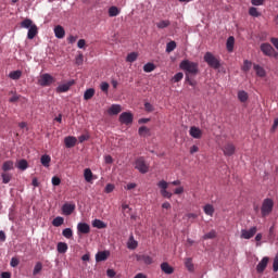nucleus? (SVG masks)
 Here are the masks:
<instances>
[{
	"label": "nucleus",
	"mask_w": 278,
	"mask_h": 278,
	"mask_svg": "<svg viewBox=\"0 0 278 278\" xmlns=\"http://www.w3.org/2000/svg\"><path fill=\"white\" fill-rule=\"evenodd\" d=\"M181 71H185L186 79L189 77H197L199 74V64L189 60H185L180 63Z\"/></svg>",
	"instance_id": "1"
},
{
	"label": "nucleus",
	"mask_w": 278,
	"mask_h": 278,
	"mask_svg": "<svg viewBox=\"0 0 278 278\" xmlns=\"http://www.w3.org/2000/svg\"><path fill=\"white\" fill-rule=\"evenodd\" d=\"M21 27H24V29H28L27 38L28 40H34L36 36H38V26L34 24V22L29 18L24 20L21 23Z\"/></svg>",
	"instance_id": "2"
},
{
	"label": "nucleus",
	"mask_w": 278,
	"mask_h": 278,
	"mask_svg": "<svg viewBox=\"0 0 278 278\" xmlns=\"http://www.w3.org/2000/svg\"><path fill=\"white\" fill-rule=\"evenodd\" d=\"M273 207H275V202L273 201V199L267 198L263 201L261 207V214L263 218H266V216L270 215V213L273 212Z\"/></svg>",
	"instance_id": "3"
},
{
	"label": "nucleus",
	"mask_w": 278,
	"mask_h": 278,
	"mask_svg": "<svg viewBox=\"0 0 278 278\" xmlns=\"http://www.w3.org/2000/svg\"><path fill=\"white\" fill-rule=\"evenodd\" d=\"M204 62H206V64L211 67V68H215L218 70L220 68V60H218L217 58H215L212 52H206L204 54Z\"/></svg>",
	"instance_id": "4"
},
{
	"label": "nucleus",
	"mask_w": 278,
	"mask_h": 278,
	"mask_svg": "<svg viewBox=\"0 0 278 278\" xmlns=\"http://www.w3.org/2000/svg\"><path fill=\"white\" fill-rule=\"evenodd\" d=\"M168 182L166 180H161L157 182V187L160 188L161 197L163 199H172L173 192L168 191Z\"/></svg>",
	"instance_id": "5"
},
{
	"label": "nucleus",
	"mask_w": 278,
	"mask_h": 278,
	"mask_svg": "<svg viewBox=\"0 0 278 278\" xmlns=\"http://www.w3.org/2000/svg\"><path fill=\"white\" fill-rule=\"evenodd\" d=\"M261 51L264 53L267 58H277L278 53L275 51V48L268 42L261 45Z\"/></svg>",
	"instance_id": "6"
},
{
	"label": "nucleus",
	"mask_w": 278,
	"mask_h": 278,
	"mask_svg": "<svg viewBox=\"0 0 278 278\" xmlns=\"http://www.w3.org/2000/svg\"><path fill=\"white\" fill-rule=\"evenodd\" d=\"M135 168L139 170V173H149V165H147V162L144 161V157H139L136 160Z\"/></svg>",
	"instance_id": "7"
},
{
	"label": "nucleus",
	"mask_w": 278,
	"mask_h": 278,
	"mask_svg": "<svg viewBox=\"0 0 278 278\" xmlns=\"http://www.w3.org/2000/svg\"><path fill=\"white\" fill-rule=\"evenodd\" d=\"M55 83V78L51 74H42L39 78V86L47 87Z\"/></svg>",
	"instance_id": "8"
},
{
	"label": "nucleus",
	"mask_w": 278,
	"mask_h": 278,
	"mask_svg": "<svg viewBox=\"0 0 278 278\" xmlns=\"http://www.w3.org/2000/svg\"><path fill=\"white\" fill-rule=\"evenodd\" d=\"M119 123L122 125H131L134 123V114L124 112L119 115Z\"/></svg>",
	"instance_id": "9"
},
{
	"label": "nucleus",
	"mask_w": 278,
	"mask_h": 278,
	"mask_svg": "<svg viewBox=\"0 0 278 278\" xmlns=\"http://www.w3.org/2000/svg\"><path fill=\"white\" fill-rule=\"evenodd\" d=\"M256 233H257V227H255V226L249 230L242 229L241 238H243V240H251V238H253V236H255Z\"/></svg>",
	"instance_id": "10"
},
{
	"label": "nucleus",
	"mask_w": 278,
	"mask_h": 278,
	"mask_svg": "<svg viewBox=\"0 0 278 278\" xmlns=\"http://www.w3.org/2000/svg\"><path fill=\"white\" fill-rule=\"evenodd\" d=\"M224 155L231 156L236 153V146L231 142L226 143L223 147Z\"/></svg>",
	"instance_id": "11"
},
{
	"label": "nucleus",
	"mask_w": 278,
	"mask_h": 278,
	"mask_svg": "<svg viewBox=\"0 0 278 278\" xmlns=\"http://www.w3.org/2000/svg\"><path fill=\"white\" fill-rule=\"evenodd\" d=\"M137 262H142L143 264H147L148 266L153 264V257L147 254H137L136 256Z\"/></svg>",
	"instance_id": "12"
},
{
	"label": "nucleus",
	"mask_w": 278,
	"mask_h": 278,
	"mask_svg": "<svg viewBox=\"0 0 278 278\" xmlns=\"http://www.w3.org/2000/svg\"><path fill=\"white\" fill-rule=\"evenodd\" d=\"M189 135L191 136V138H195L197 140L201 139L203 136V131L195 126H192L189 130Z\"/></svg>",
	"instance_id": "13"
},
{
	"label": "nucleus",
	"mask_w": 278,
	"mask_h": 278,
	"mask_svg": "<svg viewBox=\"0 0 278 278\" xmlns=\"http://www.w3.org/2000/svg\"><path fill=\"white\" fill-rule=\"evenodd\" d=\"M71 86H75V81L74 80H70L65 84L60 85L56 88V92H68V90H71Z\"/></svg>",
	"instance_id": "14"
},
{
	"label": "nucleus",
	"mask_w": 278,
	"mask_h": 278,
	"mask_svg": "<svg viewBox=\"0 0 278 278\" xmlns=\"http://www.w3.org/2000/svg\"><path fill=\"white\" fill-rule=\"evenodd\" d=\"M64 144L66 149H73L77 144V138L73 136L65 137Z\"/></svg>",
	"instance_id": "15"
},
{
	"label": "nucleus",
	"mask_w": 278,
	"mask_h": 278,
	"mask_svg": "<svg viewBox=\"0 0 278 278\" xmlns=\"http://www.w3.org/2000/svg\"><path fill=\"white\" fill-rule=\"evenodd\" d=\"M161 270L165 274V275H173V273H175V268L173 266H170V264L164 262L161 264Z\"/></svg>",
	"instance_id": "16"
},
{
	"label": "nucleus",
	"mask_w": 278,
	"mask_h": 278,
	"mask_svg": "<svg viewBox=\"0 0 278 278\" xmlns=\"http://www.w3.org/2000/svg\"><path fill=\"white\" fill-rule=\"evenodd\" d=\"M110 257V251H100L96 254V262H105Z\"/></svg>",
	"instance_id": "17"
},
{
	"label": "nucleus",
	"mask_w": 278,
	"mask_h": 278,
	"mask_svg": "<svg viewBox=\"0 0 278 278\" xmlns=\"http://www.w3.org/2000/svg\"><path fill=\"white\" fill-rule=\"evenodd\" d=\"M268 256L262 258V261L256 266L257 273H263L264 270H266V266H268Z\"/></svg>",
	"instance_id": "18"
},
{
	"label": "nucleus",
	"mask_w": 278,
	"mask_h": 278,
	"mask_svg": "<svg viewBox=\"0 0 278 278\" xmlns=\"http://www.w3.org/2000/svg\"><path fill=\"white\" fill-rule=\"evenodd\" d=\"M123 111L121 104H113L111 105V108L108 110V113L111 116H116V114H121V112Z\"/></svg>",
	"instance_id": "19"
},
{
	"label": "nucleus",
	"mask_w": 278,
	"mask_h": 278,
	"mask_svg": "<svg viewBox=\"0 0 278 278\" xmlns=\"http://www.w3.org/2000/svg\"><path fill=\"white\" fill-rule=\"evenodd\" d=\"M54 36L55 38L62 39L64 36H66V30H64V27L61 25H58L54 27Z\"/></svg>",
	"instance_id": "20"
},
{
	"label": "nucleus",
	"mask_w": 278,
	"mask_h": 278,
	"mask_svg": "<svg viewBox=\"0 0 278 278\" xmlns=\"http://www.w3.org/2000/svg\"><path fill=\"white\" fill-rule=\"evenodd\" d=\"M62 212L65 214V216H71V214L75 212V204H64L62 206Z\"/></svg>",
	"instance_id": "21"
},
{
	"label": "nucleus",
	"mask_w": 278,
	"mask_h": 278,
	"mask_svg": "<svg viewBox=\"0 0 278 278\" xmlns=\"http://www.w3.org/2000/svg\"><path fill=\"white\" fill-rule=\"evenodd\" d=\"M77 231L78 233H88L90 231V225L86 223H79L77 225Z\"/></svg>",
	"instance_id": "22"
},
{
	"label": "nucleus",
	"mask_w": 278,
	"mask_h": 278,
	"mask_svg": "<svg viewBox=\"0 0 278 278\" xmlns=\"http://www.w3.org/2000/svg\"><path fill=\"white\" fill-rule=\"evenodd\" d=\"M3 173H8L9 170H14V162L13 161H5L2 164Z\"/></svg>",
	"instance_id": "23"
},
{
	"label": "nucleus",
	"mask_w": 278,
	"mask_h": 278,
	"mask_svg": "<svg viewBox=\"0 0 278 278\" xmlns=\"http://www.w3.org/2000/svg\"><path fill=\"white\" fill-rule=\"evenodd\" d=\"M233 45H236V38H233V36H230L226 42L227 51L229 53H231V51H233Z\"/></svg>",
	"instance_id": "24"
},
{
	"label": "nucleus",
	"mask_w": 278,
	"mask_h": 278,
	"mask_svg": "<svg viewBox=\"0 0 278 278\" xmlns=\"http://www.w3.org/2000/svg\"><path fill=\"white\" fill-rule=\"evenodd\" d=\"M92 177H93L92 170L90 168H86L84 170V178L87 181V184L92 182Z\"/></svg>",
	"instance_id": "25"
},
{
	"label": "nucleus",
	"mask_w": 278,
	"mask_h": 278,
	"mask_svg": "<svg viewBox=\"0 0 278 278\" xmlns=\"http://www.w3.org/2000/svg\"><path fill=\"white\" fill-rule=\"evenodd\" d=\"M127 247H128V249H130L131 251L138 249V241H136V240L134 239V236H130V237H129V240H128V242H127Z\"/></svg>",
	"instance_id": "26"
},
{
	"label": "nucleus",
	"mask_w": 278,
	"mask_h": 278,
	"mask_svg": "<svg viewBox=\"0 0 278 278\" xmlns=\"http://www.w3.org/2000/svg\"><path fill=\"white\" fill-rule=\"evenodd\" d=\"M58 253H66L68 251V244L65 242H59L56 245Z\"/></svg>",
	"instance_id": "27"
},
{
	"label": "nucleus",
	"mask_w": 278,
	"mask_h": 278,
	"mask_svg": "<svg viewBox=\"0 0 278 278\" xmlns=\"http://www.w3.org/2000/svg\"><path fill=\"white\" fill-rule=\"evenodd\" d=\"M238 99L241 101V103H247V101H249V93H247L244 90H241L238 92Z\"/></svg>",
	"instance_id": "28"
},
{
	"label": "nucleus",
	"mask_w": 278,
	"mask_h": 278,
	"mask_svg": "<svg viewBox=\"0 0 278 278\" xmlns=\"http://www.w3.org/2000/svg\"><path fill=\"white\" fill-rule=\"evenodd\" d=\"M254 71H255L257 77H264L266 75V70H264V67H262L257 64H254Z\"/></svg>",
	"instance_id": "29"
},
{
	"label": "nucleus",
	"mask_w": 278,
	"mask_h": 278,
	"mask_svg": "<svg viewBox=\"0 0 278 278\" xmlns=\"http://www.w3.org/2000/svg\"><path fill=\"white\" fill-rule=\"evenodd\" d=\"M92 227H96V229H105V227H108V225L105 223H103L101 219H94L92 222Z\"/></svg>",
	"instance_id": "30"
},
{
	"label": "nucleus",
	"mask_w": 278,
	"mask_h": 278,
	"mask_svg": "<svg viewBox=\"0 0 278 278\" xmlns=\"http://www.w3.org/2000/svg\"><path fill=\"white\" fill-rule=\"evenodd\" d=\"M92 97H94V88L87 89L84 93L85 101H90V99H92Z\"/></svg>",
	"instance_id": "31"
},
{
	"label": "nucleus",
	"mask_w": 278,
	"mask_h": 278,
	"mask_svg": "<svg viewBox=\"0 0 278 278\" xmlns=\"http://www.w3.org/2000/svg\"><path fill=\"white\" fill-rule=\"evenodd\" d=\"M53 227H62L64 225V217L58 216L52 220Z\"/></svg>",
	"instance_id": "32"
},
{
	"label": "nucleus",
	"mask_w": 278,
	"mask_h": 278,
	"mask_svg": "<svg viewBox=\"0 0 278 278\" xmlns=\"http://www.w3.org/2000/svg\"><path fill=\"white\" fill-rule=\"evenodd\" d=\"M41 164L42 166H45L46 168H49V164H51V156L43 154L41 156Z\"/></svg>",
	"instance_id": "33"
},
{
	"label": "nucleus",
	"mask_w": 278,
	"mask_h": 278,
	"mask_svg": "<svg viewBox=\"0 0 278 278\" xmlns=\"http://www.w3.org/2000/svg\"><path fill=\"white\" fill-rule=\"evenodd\" d=\"M185 266H186L187 270H189V273L194 271V264L192 263V258H186Z\"/></svg>",
	"instance_id": "34"
},
{
	"label": "nucleus",
	"mask_w": 278,
	"mask_h": 278,
	"mask_svg": "<svg viewBox=\"0 0 278 278\" xmlns=\"http://www.w3.org/2000/svg\"><path fill=\"white\" fill-rule=\"evenodd\" d=\"M2 184H8L9 181H12V174L8 172H3L1 174Z\"/></svg>",
	"instance_id": "35"
},
{
	"label": "nucleus",
	"mask_w": 278,
	"mask_h": 278,
	"mask_svg": "<svg viewBox=\"0 0 278 278\" xmlns=\"http://www.w3.org/2000/svg\"><path fill=\"white\" fill-rule=\"evenodd\" d=\"M204 213L206 216H214V206L212 204L204 205Z\"/></svg>",
	"instance_id": "36"
},
{
	"label": "nucleus",
	"mask_w": 278,
	"mask_h": 278,
	"mask_svg": "<svg viewBox=\"0 0 278 278\" xmlns=\"http://www.w3.org/2000/svg\"><path fill=\"white\" fill-rule=\"evenodd\" d=\"M121 14V10H118L117 7H111L109 9V16L114 17V16H118Z\"/></svg>",
	"instance_id": "37"
},
{
	"label": "nucleus",
	"mask_w": 278,
	"mask_h": 278,
	"mask_svg": "<svg viewBox=\"0 0 278 278\" xmlns=\"http://www.w3.org/2000/svg\"><path fill=\"white\" fill-rule=\"evenodd\" d=\"M169 25H170V21H168V20H163V21L156 23V27L159 29H166V27H168Z\"/></svg>",
	"instance_id": "38"
},
{
	"label": "nucleus",
	"mask_w": 278,
	"mask_h": 278,
	"mask_svg": "<svg viewBox=\"0 0 278 278\" xmlns=\"http://www.w3.org/2000/svg\"><path fill=\"white\" fill-rule=\"evenodd\" d=\"M253 66V63L249 60H245L243 62V66H242V72L243 73H249L251 71V67Z\"/></svg>",
	"instance_id": "39"
},
{
	"label": "nucleus",
	"mask_w": 278,
	"mask_h": 278,
	"mask_svg": "<svg viewBox=\"0 0 278 278\" xmlns=\"http://www.w3.org/2000/svg\"><path fill=\"white\" fill-rule=\"evenodd\" d=\"M22 76H23V72H21L18 70L17 71H13V72H11L9 74L10 79H14V80L18 79Z\"/></svg>",
	"instance_id": "40"
},
{
	"label": "nucleus",
	"mask_w": 278,
	"mask_h": 278,
	"mask_svg": "<svg viewBox=\"0 0 278 278\" xmlns=\"http://www.w3.org/2000/svg\"><path fill=\"white\" fill-rule=\"evenodd\" d=\"M136 60H138V52H131L128 53V55L126 56V62H136Z\"/></svg>",
	"instance_id": "41"
},
{
	"label": "nucleus",
	"mask_w": 278,
	"mask_h": 278,
	"mask_svg": "<svg viewBox=\"0 0 278 278\" xmlns=\"http://www.w3.org/2000/svg\"><path fill=\"white\" fill-rule=\"evenodd\" d=\"M42 271V263L41 262H37L35 264L34 270H33V275H39Z\"/></svg>",
	"instance_id": "42"
},
{
	"label": "nucleus",
	"mask_w": 278,
	"mask_h": 278,
	"mask_svg": "<svg viewBox=\"0 0 278 278\" xmlns=\"http://www.w3.org/2000/svg\"><path fill=\"white\" fill-rule=\"evenodd\" d=\"M174 49H177V42L175 41H169L167 45H166V53H173V50Z\"/></svg>",
	"instance_id": "43"
},
{
	"label": "nucleus",
	"mask_w": 278,
	"mask_h": 278,
	"mask_svg": "<svg viewBox=\"0 0 278 278\" xmlns=\"http://www.w3.org/2000/svg\"><path fill=\"white\" fill-rule=\"evenodd\" d=\"M143 71L144 73H153V71H155V64L147 63L146 65H143Z\"/></svg>",
	"instance_id": "44"
},
{
	"label": "nucleus",
	"mask_w": 278,
	"mask_h": 278,
	"mask_svg": "<svg viewBox=\"0 0 278 278\" xmlns=\"http://www.w3.org/2000/svg\"><path fill=\"white\" fill-rule=\"evenodd\" d=\"M249 14H250V16H254V18H257L258 16H262L260 11H257V8H254V7H251L249 9Z\"/></svg>",
	"instance_id": "45"
},
{
	"label": "nucleus",
	"mask_w": 278,
	"mask_h": 278,
	"mask_svg": "<svg viewBox=\"0 0 278 278\" xmlns=\"http://www.w3.org/2000/svg\"><path fill=\"white\" fill-rule=\"evenodd\" d=\"M62 236H64V238H66L67 240H71V238H73V229L71 228H65L62 231Z\"/></svg>",
	"instance_id": "46"
},
{
	"label": "nucleus",
	"mask_w": 278,
	"mask_h": 278,
	"mask_svg": "<svg viewBox=\"0 0 278 278\" xmlns=\"http://www.w3.org/2000/svg\"><path fill=\"white\" fill-rule=\"evenodd\" d=\"M214 238H216L215 230H211L210 232L203 236V240H214Z\"/></svg>",
	"instance_id": "47"
},
{
	"label": "nucleus",
	"mask_w": 278,
	"mask_h": 278,
	"mask_svg": "<svg viewBox=\"0 0 278 278\" xmlns=\"http://www.w3.org/2000/svg\"><path fill=\"white\" fill-rule=\"evenodd\" d=\"M17 168H20V170H27V161L21 160L17 163Z\"/></svg>",
	"instance_id": "48"
},
{
	"label": "nucleus",
	"mask_w": 278,
	"mask_h": 278,
	"mask_svg": "<svg viewBox=\"0 0 278 278\" xmlns=\"http://www.w3.org/2000/svg\"><path fill=\"white\" fill-rule=\"evenodd\" d=\"M181 79H184V73L181 72L175 74V76L173 77V80L175 81V84L181 81Z\"/></svg>",
	"instance_id": "49"
},
{
	"label": "nucleus",
	"mask_w": 278,
	"mask_h": 278,
	"mask_svg": "<svg viewBox=\"0 0 278 278\" xmlns=\"http://www.w3.org/2000/svg\"><path fill=\"white\" fill-rule=\"evenodd\" d=\"M114 185L113 184H108L106 186H105V188H104V192L106 193V194H110L111 192H114Z\"/></svg>",
	"instance_id": "50"
},
{
	"label": "nucleus",
	"mask_w": 278,
	"mask_h": 278,
	"mask_svg": "<svg viewBox=\"0 0 278 278\" xmlns=\"http://www.w3.org/2000/svg\"><path fill=\"white\" fill-rule=\"evenodd\" d=\"M18 264H21V261L17 257L11 258L10 266H12V268H16V266H18Z\"/></svg>",
	"instance_id": "51"
},
{
	"label": "nucleus",
	"mask_w": 278,
	"mask_h": 278,
	"mask_svg": "<svg viewBox=\"0 0 278 278\" xmlns=\"http://www.w3.org/2000/svg\"><path fill=\"white\" fill-rule=\"evenodd\" d=\"M138 132H139V136H147V134H149V129L147 128V126H141Z\"/></svg>",
	"instance_id": "52"
},
{
	"label": "nucleus",
	"mask_w": 278,
	"mask_h": 278,
	"mask_svg": "<svg viewBox=\"0 0 278 278\" xmlns=\"http://www.w3.org/2000/svg\"><path fill=\"white\" fill-rule=\"evenodd\" d=\"M60 184H62V179H60V177H58V176H53L52 177V186H60Z\"/></svg>",
	"instance_id": "53"
},
{
	"label": "nucleus",
	"mask_w": 278,
	"mask_h": 278,
	"mask_svg": "<svg viewBox=\"0 0 278 278\" xmlns=\"http://www.w3.org/2000/svg\"><path fill=\"white\" fill-rule=\"evenodd\" d=\"M76 64H77L78 66H81V64H84V54H78V55L76 56Z\"/></svg>",
	"instance_id": "54"
},
{
	"label": "nucleus",
	"mask_w": 278,
	"mask_h": 278,
	"mask_svg": "<svg viewBox=\"0 0 278 278\" xmlns=\"http://www.w3.org/2000/svg\"><path fill=\"white\" fill-rule=\"evenodd\" d=\"M104 162H105V164H113L114 159L112 157V155L108 154L104 156Z\"/></svg>",
	"instance_id": "55"
},
{
	"label": "nucleus",
	"mask_w": 278,
	"mask_h": 278,
	"mask_svg": "<svg viewBox=\"0 0 278 278\" xmlns=\"http://www.w3.org/2000/svg\"><path fill=\"white\" fill-rule=\"evenodd\" d=\"M144 109H146V112H153V104L149 103V102H146L144 103Z\"/></svg>",
	"instance_id": "56"
},
{
	"label": "nucleus",
	"mask_w": 278,
	"mask_h": 278,
	"mask_svg": "<svg viewBox=\"0 0 278 278\" xmlns=\"http://www.w3.org/2000/svg\"><path fill=\"white\" fill-rule=\"evenodd\" d=\"M101 90H102V92H108V90H110V84L102 83L101 84Z\"/></svg>",
	"instance_id": "57"
},
{
	"label": "nucleus",
	"mask_w": 278,
	"mask_h": 278,
	"mask_svg": "<svg viewBox=\"0 0 278 278\" xmlns=\"http://www.w3.org/2000/svg\"><path fill=\"white\" fill-rule=\"evenodd\" d=\"M270 42L275 47V49H277V51H278V38L277 37H271Z\"/></svg>",
	"instance_id": "58"
},
{
	"label": "nucleus",
	"mask_w": 278,
	"mask_h": 278,
	"mask_svg": "<svg viewBox=\"0 0 278 278\" xmlns=\"http://www.w3.org/2000/svg\"><path fill=\"white\" fill-rule=\"evenodd\" d=\"M77 47L78 49H84V47H86V40L85 39L78 40Z\"/></svg>",
	"instance_id": "59"
},
{
	"label": "nucleus",
	"mask_w": 278,
	"mask_h": 278,
	"mask_svg": "<svg viewBox=\"0 0 278 278\" xmlns=\"http://www.w3.org/2000/svg\"><path fill=\"white\" fill-rule=\"evenodd\" d=\"M138 185L136 182H129L125 188L126 190H134V188H137Z\"/></svg>",
	"instance_id": "60"
},
{
	"label": "nucleus",
	"mask_w": 278,
	"mask_h": 278,
	"mask_svg": "<svg viewBox=\"0 0 278 278\" xmlns=\"http://www.w3.org/2000/svg\"><path fill=\"white\" fill-rule=\"evenodd\" d=\"M274 273L278 271V257H275L273 263Z\"/></svg>",
	"instance_id": "61"
},
{
	"label": "nucleus",
	"mask_w": 278,
	"mask_h": 278,
	"mask_svg": "<svg viewBox=\"0 0 278 278\" xmlns=\"http://www.w3.org/2000/svg\"><path fill=\"white\" fill-rule=\"evenodd\" d=\"M252 5H264V0H251Z\"/></svg>",
	"instance_id": "62"
},
{
	"label": "nucleus",
	"mask_w": 278,
	"mask_h": 278,
	"mask_svg": "<svg viewBox=\"0 0 278 278\" xmlns=\"http://www.w3.org/2000/svg\"><path fill=\"white\" fill-rule=\"evenodd\" d=\"M174 194H184V187H178L174 190Z\"/></svg>",
	"instance_id": "63"
},
{
	"label": "nucleus",
	"mask_w": 278,
	"mask_h": 278,
	"mask_svg": "<svg viewBox=\"0 0 278 278\" xmlns=\"http://www.w3.org/2000/svg\"><path fill=\"white\" fill-rule=\"evenodd\" d=\"M12 277V274H10V271H3L1 274V278H11Z\"/></svg>",
	"instance_id": "64"
}]
</instances>
